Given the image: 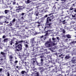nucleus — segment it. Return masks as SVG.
Instances as JSON below:
<instances>
[{
	"label": "nucleus",
	"mask_w": 76,
	"mask_h": 76,
	"mask_svg": "<svg viewBox=\"0 0 76 76\" xmlns=\"http://www.w3.org/2000/svg\"><path fill=\"white\" fill-rule=\"evenodd\" d=\"M6 18L5 20H7V19H10V18H9L7 17H6L4 16H0V19H3V18Z\"/></svg>",
	"instance_id": "13"
},
{
	"label": "nucleus",
	"mask_w": 76,
	"mask_h": 76,
	"mask_svg": "<svg viewBox=\"0 0 76 76\" xmlns=\"http://www.w3.org/2000/svg\"><path fill=\"white\" fill-rule=\"evenodd\" d=\"M0 54L1 56H1V57L2 58L4 57V60H6V55L7 54V53L6 52L5 53H4L3 52H1Z\"/></svg>",
	"instance_id": "6"
},
{
	"label": "nucleus",
	"mask_w": 76,
	"mask_h": 76,
	"mask_svg": "<svg viewBox=\"0 0 76 76\" xmlns=\"http://www.w3.org/2000/svg\"><path fill=\"white\" fill-rule=\"evenodd\" d=\"M71 61L72 62V63H74V62H75V61H76V57H73L71 59Z\"/></svg>",
	"instance_id": "16"
},
{
	"label": "nucleus",
	"mask_w": 76,
	"mask_h": 76,
	"mask_svg": "<svg viewBox=\"0 0 76 76\" xmlns=\"http://www.w3.org/2000/svg\"><path fill=\"white\" fill-rule=\"evenodd\" d=\"M20 34H21V35H23L25 34V32H22L20 33Z\"/></svg>",
	"instance_id": "40"
},
{
	"label": "nucleus",
	"mask_w": 76,
	"mask_h": 76,
	"mask_svg": "<svg viewBox=\"0 0 76 76\" xmlns=\"http://www.w3.org/2000/svg\"><path fill=\"white\" fill-rule=\"evenodd\" d=\"M26 41L20 40V41H16V43H15V45H17L20 44V43H22V42H23V43H25Z\"/></svg>",
	"instance_id": "8"
},
{
	"label": "nucleus",
	"mask_w": 76,
	"mask_h": 76,
	"mask_svg": "<svg viewBox=\"0 0 76 76\" xmlns=\"http://www.w3.org/2000/svg\"><path fill=\"white\" fill-rule=\"evenodd\" d=\"M15 73H18V74H19V72L18 70H15Z\"/></svg>",
	"instance_id": "38"
},
{
	"label": "nucleus",
	"mask_w": 76,
	"mask_h": 76,
	"mask_svg": "<svg viewBox=\"0 0 76 76\" xmlns=\"http://www.w3.org/2000/svg\"><path fill=\"white\" fill-rule=\"evenodd\" d=\"M2 38H6V36L5 35L3 36L2 37Z\"/></svg>",
	"instance_id": "57"
},
{
	"label": "nucleus",
	"mask_w": 76,
	"mask_h": 76,
	"mask_svg": "<svg viewBox=\"0 0 76 76\" xmlns=\"http://www.w3.org/2000/svg\"><path fill=\"white\" fill-rule=\"evenodd\" d=\"M21 19L22 20H23V19H24V18H23V16H22L21 18Z\"/></svg>",
	"instance_id": "56"
},
{
	"label": "nucleus",
	"mask_w": 76,
	"mask_h": 76,
	"mask_svg": "<svg viewBox=\"0 0 76 76\" xmlns=\"http://www.w3.org/2000/svg\"><path fill=\"white\" fill-rule=\"evenodd\" d=\"M36 24H40V23L39 21H37V22L36 23Z\"/></svg>",
	"instance_id": "53"
},
{
	"label": "nucleus",
	"mask_w": 76,
	"mask_h": 76,
	"mask_svg": "<svg viewBox=\"0 0 76 76\" xmlns=\"http://www.w3.org/2000/svg\"><path fill=\"white\" fill-rule=\"evenodd\" d=\"M48 16V15H46L45 16H44V18H47Z\"/></svg>",
	"instance_id": "58"
},
{
	"label": "nucleus",
	"mask_w": 76,
	"mask_h": 76,
	"mask_svg": "<svg viewBox=\"0 0 76 76\" xmlns=\"http://www.w3.org/2000/svg\"><path fill=\"white\" fill-rule=\"evenodd\" d=\"M18 63V61L17 60L15 61L14 62V64L15 65H17V63Z\"/></svg>",
	"instance_id": "34"
},
{
	"label": "nucleus",
	"mask_w": 76,
	"mask_h": 76,
	"mask_svg": "<svg viewBox=\"0 0 76 76\" xmlns=\"http://www.w3.org/2000/svg\"><path fill=\"white\" fill-rule=\"evenodd\" d=\"M74 15H72V18H76V13H74Z\"/></svg>",
	"instance_id": "35"
},
{
	"label": "nucleus",
	"mask_w": 76,
	"mask_h": 76,
	"mask_svg": "<svg viewBox=\"0 0 76 76\" xmlns=\"http://www.w3.org/2000/svg\"><path fill=\"white\" fill-rule=\"evenodd\" d=\"M12 4L13 5H15V4H16V2L15 1H14L13 2Z\"/></svg>",
	"instance_id": "49"
},
{
	"label": "nucleus",
	"mask_w": 76,
	"mask_h": 76,
	"mask_svg": "<svg viewBox=\"0 0 76 76\" xmlns=\"http://www.w3.org/2000/svg\"><path fill=\"white\" fill-rule=\"evenodd\" d=\"M74 9H75V10H74V12H75V13H76V8H74ZM73 11H74V10H73L72 11V13H73Z\"/></svg>",
	"instance_id": "43"
},
{
	"label": "nucleus",
	"mask_w": 76,
	"mask_h": 76,
	"mask_svg": "<svg viewBox=\"0 0 76 76\" xmlns=\"http://www.w3.org/2000/svg\"><path fill=\"white\" fill-rule=\"evenodd\" d=\"M24 26H16V28H18L19 30L21 31H22V30H23V28H23V27H24Z\"/></svg>",
	"instance_id": "11"
},
{
	"label": "nucleus",
	"mask_w": 76,
	"mask_h": 76,
	"mask_svg": "<svg viewBox=\"0 0 76 76\" xmlns=\"http://www.w3.org/2000/svg\"><path fill=\"white\" fill-rule=\"evenodd\" d=\"M61 8V7H58V10H59V9H60Z\"/></svg>",
	"instance_id": "63"
},
{
	"label": "nucleus",
	"mask_w": 76,
	"mask_h": 76,
	"mask_svg": "<svg viewBox=\"0 0 76 76\" xmlns=\"http://www.w3.org/2000/svg\"><path fill=\"white\" fill-rule=\"evenodd\" d=\"M13 41L12 40L11 41H10V45H12V44H13Z\"/></svg>",
	"instance_id": "33"
},
{
	"label": "nucleus",
	"mask_w": 76,
	"mask_h": 76,
	"mask_svg": "<svg viewBox=\"0 0 76 76\" xmlns=\"http://www.w3.org/2000/svg\"><path fill=\"white\" fill-rule=\"evenodd\" d=\"M76 43V41H72L70 43V44L71 45H75Z\"/></svg>",
	"instance_id": "18"
},
{
	"label": "nucleus",
	"mask_w": 76,
	"mask_h": 76,
	"mask_svg": "<svg viewBox=\"0 0 76 76\" xmlns=\"http://www.w3.org/2000/svg\"><path fill=\"white\" fill-rule=\"evenodd\" d=\"M30 2H31L30 1H29V0H27V3L28 4H29V3H30Z\"/></svg>",
	"instance_id": "44"
},
{
	"label": "nucleus",
	"mask_w": 76,
	"mask_h": 76,
	"mask_svg": "<svg viewBox=\"0 0 76 76\" xmlns=\"http://www.w3.org/2000/svg\"><path fill=\"white\" fill-rule=\"evenodd\" d=\"M26 71H27L26 72H28V71H29V67L28 66H27L26 67Z\"/></svg>",
	"instance_id": "23"
},
{
	"label": "nucleus",
	"mask_w": 76,
	"mask_h": 76,
	"mask_svg": "<svg viewBox=\"0 0 76 76\" xmlns=\"http://www.w3.org/2000/svg\"><path fill=\"white\" fill-rule=\"evenodd\" d=\"M4 23H9V22L7 21V20H6L5 21H4Z\"/></svg>",
	"instance_id": "46"
},
{
	"label": "nucleus",
	"mask_w": 76,
	"mask_h": 76,
	"mask_svg": "<svg viewBox=\"0 0 76 76\" xmlns=\"http://www.w3.org/2000/svg\"><path fill=\"white\" fill-rule=\"evenodd\" d=\"M26 48H28V45L27 44L25 45Z\"/></svg>",
	"instance_id": "52"
},
{
	"label": "nucleus",
	"mask_w": 76,
	"mask_h": 76,
	"mask_svg": "<svg viewBox=\"0 0 76 76\" xmlns=\"http://www.w3.org/2000/svg\"><path fill=\"white\" fill-rule=\"evenodd\" d=\"M52 72L55 73H57V70L56 69H53L52 70Z\"/></svg>",
	"instance_id": "20"
},
{
	"label": "nucleus",
	"mask_w": 76,
	"mask_h": 76,
	"mask_svg": "<svg viewBox=\"0 0 76 76\" xmlns=\"http://www.w3.org/2000/svg\"><path fill=\"white\" fill-rule=\"evenodd\" d=\"M70 58V56H66L65 57V58L66 59H69Z\"/></svg>",
	"instance_id": "36"
},
{
	"label": "nucleus",
	"mask_w": 76,
	"mask_h": 76,
	"mask_svg": "<svg viewBox=\"0 0 76 76\" xmlns=\"http://www.w3.org/2000/svg\"><path fill=\"white\" fill-rule=\"evenodd\" d=\"M36 63L37 64V65L39 66H41L42 65V64H43V62H41L40 63H38V61H36Z\"/></svg>",
	"instance_id": "12"
},
{
	"label": "nucleus",
	"mask_w": 76,
	"mask_h": 76,
	"mask_svg": "<svg viewBox=\"0 0 76 76\" xmlns=\"http://www.w3.org/2000/svg\"><path fill=\"white\" fill-rule=\"evenodd\" d=\"M66 0H61V1H64V2H62L63 3H64V2H66Z\"/></svg>",
	"instance_id": "48"
},
{
	"label": "nucleus",
	"mask_w": 76,
	"mask_h": 76,
	"mask_svg": "<svg viewBox=\"0 0 76 76\" xmlns=\"http://www.w3.org/2000/svg\"><path fill=\"white\" fill-rule=\"evenodd\" d=\"M40 39H41L42 41H44L47 38V37H44V36L42 35L40 37ZM42 38H43V39H42Z\"/></svg>",
	"instance_id": "15"
},
{
	"label": "nucleus",
	"mask_w": 76,
	"mask_h": 76,
	"mask_svg": "<svg viewBox=\"0 0 76 76\" xmlns=\"http://www.w3.org/2000/svg\"><path fill=\"white\" fill-rule=\"evenodd\" d=\"M66 21V20H64L63 21H62V23L63 24H65V23H65V22Z\"/></svg>",
	"instance_id": "45"
},
{
	"label": "nucleus",
	"mask_w": 76,
	"mask_h": 76,
	"mask_svg": "<svg viewBox=\"0 0 76 76\" xmlns=\"http://www.w3.org/2000/svg\"><path fill=\"white\" fill-rule=\"evenodd\" d=\"M47 29H48V28H47V27L45 26V27L44 30L45 32H47V31H48V30Z\"/></svg>",
	"instance_id": "24"
},
{
	"label": "nucleus",
	"mask_w": 76,
	"mask_h": 76,
	"mask_svg": "<svg viewBox=\"0 0 76 76\" xmlns=\"http://www.w3.org/2000/svg\"><path fill=\"white\" fill-rule=\"evenodd\" d=\"M46 34L45 35V37H47V35H48V32H46Z\"/></svg>",
	"instance_id": "39"
},
{
	"label": "nucleus",
	"mask_w": 76,
	"mask_h": 76,
	"mask_svg": "<svg viewBox=\"0 0 76 76\" xmlns=\"http://www.w3.org/2000/svg\"><path fill=\"white\" fill-rule=\"evenodd\" d=\"M35 47H34L33 48V50H32V51H35V53H37V52H38V48H39V47H38V44H36L35 45Z\"/></svg>",
	"instance_id": "4"
},
{
	"label": "nucleus",
	"mask_w": 76,
	"mask_h": 76,
	"mask_svg": "<svg viewBox=\"0 0 76 76\" xmlns=\"http://www.w3.org/2000/svg\"><path fill=\"white\" fill-rule=\"evenodd\" d=\"M37 61L36 58H33L31 60V63L33 65H35V64H36Z\"/></svg>",
	"instance_id": "7"
},
{
	"label": "nucleus",
	"mask_w": 76,
	"mask_h": 76,
	"mask_svg": "<svg viewBox=\"0 0 76 76\" xmlns=\"http://www.w3.org/2000/svg\"><path fill=\"white\" fill-rule=\"evenodd\" d=\"M21 9H22V8H19L17 9L16 10V12H17V13H19L20 12Z\"/></svg>",
	"instance_id": "19"
},
{
	"label": "nucleus",
	"mask_w": 76,
	"mask_h": 76,
	"mask_svg": "<svg viewBox=\"0 0 76 76\" xmlns=\"http://www.w3.org/2000/svg\"><path fill=\"white\" fill-rule=\"evenodd\" d=\"M7 76H10V74L9 72H7Z\"/></svg>",
	"instance_id": "51"
},
{
	"label": "nucleus",
	"mask_w": 76,
	"mask_h": 76,
	"mask_svg": "<svg viewBox=\"0 0 76 76\" xmlns=\"http://www.w3.org/2000/svg\"><path fill=\"white\" fill-rule=\"evenodd\" d=\"M25 71H22L21 72V74L22 75H23L24 74V73H25Z\"/></svg>",
	"instance_id": "41"
},
{
	"label": "nucleus",
	"mask_w": 76,
	"mask_h": 76,
	"mask_svg": "<svg viewBox=\"0 0 76 76\" xmlns=\"http://www.w3.org/2000/svg\"><path fill=\"white\" fill-rule=\"evenodd\" d=\"M8 40V39L7 38L5 39H4L3 42H6V43H7V42Z\"/></svg>",
	"instance_id": "21"
},
{
	"label": "nucleus",
	"mask_w": 76,
	"mask_h": 76,
	"mask_svg": "<svg viewBox=\"0 0 76 76\" xmlns=\"http://www.w3.org/2000/svg\"><path fill=\"white\" fill-rule=\"evenodd\" d=\"M0 29L1 30H3L4 29V26H1L0 27Z\"/></svg>",
	"instance_id": "32"
},
{
	"label": "nucleus",
	"mask_w": 76,
	"mask_h": 76,
	"mask_svg": "<svg viewBox=\"0 0 76 76\" xmlns=\"http://www.w3.org/2000/svg\"><path fill=\"white\" fill-rule=\"evenodd\" d=\"M71 68H69V70H67L66 72V73H69L70 72V70H71Z\"/></svg>",
	"instance_id": "29"
},
{
	"label": "nucleus",
	"mask_w": 76,
	"mask_h": 76,
	"mask_svg": "<svg viewBox=\"0 0 76 76\" xmlns=\"http://www.w3.org/2000/svg\"><path fill=\"white\" fill-rule=\"evenodd\" d=\"M25 13H22L21 14H20V15H22V16H24V15H25Z\"/></svg>",
	"instance_id": "47"
},
{
	"label": "nucleus",
	"mask_w": 76,
	"mask_h": 76,
	"mask_svg": "<svg viewBox=\"0 0 76 76\" xmlns=\"http://www.w3.org/2000/svg\"><path fill=\"white\" fill-rule=\"evenodd\" d=\"M36 13V16H38V14H39V13L38 12H35Z\"/></svg>",
	"instance_id": "42"
},
{
	"label": "nucleus",
	"mask_w": 76,
	"mask_h": 76,
	"mask_svg": "<svg viewBox=\"0 0 76 76\" xmlns=\"http://www.w3.org/2000/svg\"><path fill=\"white\" fill-rule=\"evenodd\" d=\"M35 75L34 76H39V72H37L35 73Z\"/></svg>",
	"instance_id": "30"
},
{
	"label": "nucleus",
	"mask_w": 76,
	"mask_h": 76,
	"mask_svg": "<svg viewBox=\"0 0 76 76\" xmlns=\"http://www.w3.org/2000/svg\"><path fill=\"white\" fill-rule=\"evenodd\" d=\"M2 70H3V69L2 68L0 69V72H2Z\"/></svg>",
	"instance_id": "61"
},
{
	"label": "nucleus",
	"mask_w": 76,
	"mask_h": 76,
	"mask_svg": "<svg viewBox=\"0 0 76 76\" xmlns=\"http://www.w3.org/2000/svg\"><path fill=\"white\" fill-rule=\"evenodd\" d=\"M9 12V10H4V13L5 14H7Z\"/></svg>",
	"instance_id": "22"
},
{
	"label": "nucleus",
	"mask_w": 76,
	"mask_h": 76,
	"mask_svg": "<svg viewBox=\"0 0 76 76\" xmlns=\"http://www.w3.org/2000/svg\"><path fill=\"white\" fill-rule=\"evenodd\" d=\"M51 43V39H49V40L47 41L45 43V47L46 48L51 47L52 45V44Z\"/></svg>",
	"instance_id": "1"
},
{
	"label": "nucleus",
	"mask_w": 76,
	"mask_h": 76,
	"mask_svg": "<svg viewBox=\"0 0 76 76\" xmlns=\"http://www.w3.org/2000/svg\"><path fill=\"white\" fill-rule=\"evenodd\" d=\"M40 57L41 58H44V55H43L42 56H40Z\"/></svg>",
	"instance_id": "50"
},
{
	"label": "nucleus",
	"mask_w": 76,
	"mask_h": 76,
	"mask_svg": "<svg viewBox=\"0 0 76 76\" xmlns=\"http://www.w3.org/2000/svg\"><path fill=\"white\" fill-rule=\"evenodd\" d=\"M32 10H31L28 11V12H29V14H31V15H32L33 14V11H32Z\"/></svg>",
	"instance_id": "26"
},
{
	"label": "nucleus",
	"mask_w": 76,
	"mask_h": 76,
	"mask_svg": "<svg viewBox=\"0 0 76 76\" xmlns=\"http://www.w3.org/2000/svg\"><path fill=\"white\" fill-rule=\"evenodd\" d=\"M67 37V38H71V35H70L69 34H67L65 35H64V37Z\"/></svg>",
	"instance_id": "17"
},
{
	"label": "nucleus",
	"mask_w": 76,
	"mask_h": 76,
	"mask_svg": "<svg viewBox=\"0 0 76 76\" xmlns=\"http://www.w3.org/2000/svg\"><path fill=\"white\" fill-rule=\"evenodd\" d=\"M35 37L32 38L30 40V43L31 44V47H35V45L36 44H37V42L35 40Z\"/></svg>",
	"instance_id": "2"
},
{
	"label": "nucleus",
	"mask_w": 76,
	"mask_h": 76,
	"mask_svg": "<svg viewBox=\"0 0 76 76\" xmlns=\"http://www.w3.org/2000/svg\"><path fill=\"white\" fill-rule=\"evenodd\" d=\"M42 67H40L39 68V70H42Z\"/></svg>",
	"instance_id": "62"
},
{
	"label": "nucleus",
	"mask_w": 76,
	"mask_h": 76,
	"mask_svg": "<svg viewBox=\"0 0 76 76\" xmlns=\"http://www.w3.org/2000/svg\"><path fill=\"white\" fill-rule=\"evenodd\" d=\"M61 56H63V54H61V55L59 56V57H61Z\"/></svg>",
	"instance_id": "59"
},
{
	"label": "nucleus",
	"mask_w": 76,
	"mask_h": 76,
	"mask_svg": "<svg viewBox=\"0 0 76 76\" xmlns=\"http://www.w3.org/2000/svg\"><path fill=\"white\" fill-rule=\"evenodd\" d=\"M61 30L62 31L63 34H65L66 33V31L64 30V29H63V28H61Z\"/></svg>",
	"instance_id": "25"
},
{
	"label": "nucleus",
	"mask_w": 76,
	"mask_h": 76,
	"mask_svg": "<svg viewBox=\"0 0 76 76\" xmlns=\"http://www.w3.org/2000/svg\"><path fill=\"white\" fill-rule=\"evenodd\" d=\"M43 59H41V62H42L43 63Z\"/></svg>",
	"instance_id": "64"
},
{
	"label": "nucleus",
	"mask_w": 76,
	"mask_h": 76,
	"mask_svg": "<svg viewBox=\"0 0 76 76\" xmlns=\"http://www.w3.org/2000/svg\"><path fill=\"white\" fill-rule=\"evenodd\" d=\"M10 64H11V65H13V64L12 63V61H10Z\"/></svg>",
	"instance_id": "54"
},
{
	"label": "nucleus",
	"mask_w": 76,
	"mask_h": 76,
	"mask_svg": "<svg viewBox=\"0 0 76 76\" xmlns=\"http://www.w3.org/2000/svg\"><path fill=\"white\" fill-rule=\"evenodd\" d=\"M49 21H48V20H46V27H47L48 29V28H51V25L52 24V23H49Z\"/></svg>",
	"instance_id": "5"
},
{
	"label": "nucleus",
	"mask_w": 76,
	"mask_h": 76,
	"mask_svg": "<svg viewBox=\"0 0 76 76\" xmlns=\"http://www.w3.org/2000/svg\"><path fill=\"white\" fill-rule=\"evenodd\" d=\"M16 13L15 12H12L11 13V15L12 16V18H16V17H18V15L17 14H15Z\"/></svg>",
	"instance_id": "9"
},
{
	"label": "nucleus",
	"mask_w": 76,
	"mask_h": 76,
	"mask_svg": "<svg viewBox=\"0 0 76 76\" xmlns=\"http://www.w3.org/2000/svg\"><path fill=\"white\" fill-rule=\"evenodd\" d=\"M16 21V19L15 18H14L13 20L11 22H11V23H13L14 22H15Z\"/></svg>",
	"instance_id": "28"
},
{
	"label": "nucleus",
	"mask_w": 76,
	"mask_h": 76,
	"mask_svg": "<svg viewBox=\"0 0 76 76\" xmlns=\"http://www.w3.org/2000/svg\"><path fill=\"white\" fill-rule=\"evenodd\" d=\"M53 13H51L50 14L48 15V16H51L50 17H48L46 19V20L48 19V21H49V22H51V20L54 19V17L53 16Z\"/></svg>",
	"instance_id": "3"
},
{
	"label": "nucleus",
	"mask_w": 76,
	"mask_h": 76,
	"mask_svg": "<svg viewBox=\"0 0 76 76\" xmlns=\"http://www.w3.org/2000/svg\"><path fill=\"white\" fill-rule=\"evenodd\" d=\"M74 9V8L73 7H71L69 9V10H73Z\"/></svg>",
	"instance_id": "37"
},
{
	"label": "nucleus",
	"mask_w": 76,
	"mask_h": 76,
	"mask_svg": "<svg viewBox=\"0 0 76 76\" xmlns=\"http://www.w3.org/2000/svg\"><path fill=\"white\" fill-rule=\"evenodd\" d=\"M9 25L10 26H12V23H10L9 24Z\"/></svg>",
	"instance_id": "60"
},
{
	"label": "nucleus",
	"mask_w": 76,
	"mask_h": 76,
	"mask_svg": "<svg viewBox=\"0 0 76 76\" xmlns=\"http://www.w3.org/2000/svg\"><path fill=\"white\" fill-rule=\"evenodd\" d=\"M72 68H74V69H75V70H76V65H72Z\"/></svg>",
	"instance_id": "27"
},
{
	"label": "nucleus",
	"mask_w": 76,
	"mask_h": 76,
	"mask_svg": "<svg viewBox=\"0 0 76 76\" xmlns=\"http://www.w3.org/2000/svg\"><path fill=\"white\" fill-rule=\"evenodd\" d=\"M17 48H18V49L20 50H21L22 49V44H19L16 46Z\"/></svg>",
	"instance_id": "10"
},
{
	"label": "nucleus",
	"mask_w": 76,
	"mask_h": 76,
	"mask_svg": "<svg viewBox=\"0 0 76 76\" xmlns=\"http://www.w3.org/2000/svg\"><path fill=\"white\" fill-rule=\"evenodd\" d=\"M15 52L16 53V52H17V51L18 52H19V51H20V50L19 49H16L15 50Z\"/></svg>",
	"instance_id": "31"
},
{
	"label": "nucleus",
	"mask_w": 76,
	"mask_h": 76,
	"mask_svg": "<svg viewBox=\"0 0 76 76\" xmlns=\"http://www.w3.org/2000/svg\"><path fill=\"white\" fill-rule=\"evenodd\" d=\"M9 59L10 61H13V56L11 55L9 57Z\"/></svg>",
	"instance_id": "14"
},
{
	"label": "nucleus",
	"mask_w": 76,
	"mask_h": 76,
	"mask_svg": "<svg viewBox=\"0 0 76 76\" xmlns=\"http://www.w3.org/2000/svg\"><path fill=\"white\" fill-rule=\"evenodd\" d=\"M41 26V25H40V24H38L37 26V28H39V27L40 26Z\"/></svg>",
	"instance_id": "55"
}]
</instances>
